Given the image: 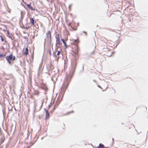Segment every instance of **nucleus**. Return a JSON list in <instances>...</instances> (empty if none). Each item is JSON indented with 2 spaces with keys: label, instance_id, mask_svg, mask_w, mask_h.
<instances>
[{
  "label": "nucleus",
  "instance_id": "nucleus-6",
  "mask_svg": "<svg viewBox=\"0 0 148 148\" xmlns=\"http://www.w3.org/2000/svg\"><path fill=\"white\" fill-rule=\"evenodd\" d=\"M45 111L46 113L45 119L46 120H48L49 119V118L50 117V114L48 112V111L47 110L45 109Z\"/></svg>",
  "mask_w": 148,
  "mask_h": 148
},
{
  "label": "nucleus",
  "instance_id": "nucleus-17",
  "mask_svg": "<svg viewBox=\"0 0 148 148\" xmlns=\"http://www.w3.org/2000/svg\"><path fill=\"white\" fill-rule=\"evenodd\" d=\"M60 38L59 36V34H58V36H57V41L60 40Z\"/></svg>",
  "mask_w": 148,
  "mask_h": 148
},
{
  "label": "nucleus",
  "instance_id": "nucleus-16",
  "mask_svg": "<svg viewBox=\"0 0 148 148\" xmlns=\"http://www.w3.org/2000/svg\"><path fill=\"white\" fill-rule=\"evenodd\" d=\"M56 42L57 43V44H58L60 45H61L62 44V43H61V42H60V40L58 41H56Z\"/></svg>",
  "mask_w": 148,
  "mask_h": 148
},
{
  "label": "nucleus",
  "instance_id": "nucleus-2",
  "mask_svg": "<svg viewBox=\"0 0 148 148\" xmlns=\"http://www.w3.org/2000/svg\"><path fill=\"white\" fill-rule=\"evenodd\" d=\"M5 58L8 63L11 64L15 60L16 58L15 56H13V54L11 53L10 55L7 56Z\"/></svg>",
  "mask_w": 148,
  "mask_h": 148
},
{
  "label": "nucleus",
  "instance_id": "nucleus-7",
  "mask_svg": "<svg viewBox=\"0 0 148 148\" xmlns=\"http://www.w3.org/2000/svg\"><path fill=\"white\" fill-rule=\"evenodd\" d=\"M47 69L48 72L50 73V72H51V71L54 69V67L53 65L50 64L48 66Z\"/></svg>",
  "mask_w": 148,
  "mask_h": 148
},
{
  "label": "nucleus",
  "instance_id": "nucleus-22",
  "mask_svg": "<svg viewBox=\"0 0 148 148\" xmlns=\"http://www.w3.org/2000/svg\"><path fill=\"white\" fill-rule=\"evenodd\" d=\"M71 5H69V8L70 10H71Z\"/></svg>",
  "mask_w": 148,
  "mask_h": 148
},
{
  "label": "nucleus",
  "instance_id": "nucleus-20",
  "mask_svg": "<svg viewBox=\"0 0 148 148\" xmlns=\"http://www.w3.org/2000/svg\"><path fill=\"white\" fill-rule=\"evenodd\" d=\"M1 49H2L3 51H4L5 50V48L3 46H2V47H1Z\"/></svg>",
  "mask_w": 148,
  "mask_h": 148
},
{
  "label": "nucleus",
  "instance_id": "nucleus-19",
  "mask_svg": "<svg viewBox=\"0 0 148 148\" xmlns=\"http://www.w3.org/2000/svg\"><path fill=\"white\" fill-rule=\"evenodd\" d=\"M5 55H3L2 54H0V57H5Z\"/></svg>",
  "mask_w": 148,
  "mask_h": 148
},
{
  "label": "nucleus",
  "instance_id": "nucleus-3",
  "mask_svg": "<svg viewBox=\"0 0 148 148\" xmlns=\"http://www.w3.org/2000/svg\"><path fill=\"white\" fill-rule=\"evenodd\" d=\"M63 95H61L60 94L59 95L55 103V104L53 108V111L51 112H52L57 107L58 105L60 103V101L62 100L63 98Z\"/></svg>",
  "mask_w": 148,
  "mask_h": 148
},
{
  "label": "nucleus",
  "instance_id": "nucleus-14",
  "mask_svg": "<svg viewBox=\"0 0 148 148\" xmlns=\"http://www.w3.org/2000/svg\"><path fill=\"white\" fill-rule=\"evenodd\" d=\"M39 92L38 90H35L34 92V94L36 95H38L39 94Z\"/></svg>",
  "mask_w": 148,
  "mask_h": 148
},
{
  "label": "nucleus",
  "instance_id": "nucleus-10",
  "mask_svg": "<svg viewBox=\"0 0 148 148\" xmlns=\"http://www.w3.org/2000/svg\"><path fill=\"white\" fill-rule=\"evenodd\" d=\"M104 146L103 145L100 143L99 144V145L96 147L95 148H108L107 147H104Z\"/></svg>",
  "mask_w": 148,
  "mask_h": 148
},
{
  "label": "nucleus",
  "instance_id": "nucleus-29",
  "mask_svg": "<svg viewBox=\"0 0 148 148\" xmlns=\"http://www.w3.org/2000/svg\"><path fill=\"white\" fill-rule=\"evenodd\" d=\"M26 29H28V28H26Z\"/></svg>",
  "mask_w": 148,
  "mask_h": 148
},
{
  "label": "nucleus",
  "instance_id": "nucleus-18",
  "mask_svg": "<svg viewBox=\"0 0 148 148\" xmlns=\"http://www.w3.org/2000/svg\"><path fill=\"white\" fill-rule=\"evenodd\" d=\"M0 37L1 38V40L2 42H3L4 40L2 36H0Z\"/></svg>",
  "mask_w": 148,
  "mask_h": 148
},
{
  "label": "nucleus",
  "instance_id": "nucleus-15",
  "mask_svg": "<svg viewBox=\"0 0 148 148\" xmlns=\"http://www.w3.org/2000/svg\"><path fill=\"white\" fill-rule=\"evenodd\" d=\"M5 140V138H2L1 139L0 142L2 143Z\"/></svg>",
  "mask_w": 148,
  "mask_h": 148
},
{
  "label": "nucleus",
  "instance_id": "nucleus-25",
  "mask_svg": "<svg viewBox=\"0 0 148 148\" xmlns=\"http://www.w3.org/2000/svg\"><path fill=\"white\" fill-rule=\"evenodd\" d=\"M3 31H4V32H7V30H5V29H4L3 30Z\"/></svg>",
  "mask_w": 148,
  "mask_h": 148
},
{
  "label": "nucleus",
  "instance_id": "nucleus-11",
  "mask_svg": "<svg viewBox=\"0 0 148 148\" xmlns=\"http://www.w3.org/2000/svg\"><path fill=\"white\" fill-rule=\"evenodd\" d=\"M30 23L33 26L34 25V21L33 18H30Z\"/></svg>",
  "mask_w": 148,
  "mask_h": 148
},
{
  "label": "nucleus",
  "instance_id": "nucleus-27",
  "mask_svg": "<svg viewBox=\"0 0 148 148\" xmlns=\"http://www.w3.org/2000/svg\"><path fill=\"white\" fill-rule=\"evenodd\" d=\"M26 29H28V28H26Z\"/></svg>",
  "mask_w": 148,
  "mask_h": 148
},
{
  "label": "nucleus",
  "instance_id": "nucleus-24",
  "mask_svg": "<svg viewBox=\"0 0 148 148\" xmlns=\"http://www.w3.org/2000/svg\"><path fill=\"white\" fill-rule=\"evenodd\" d=\"M84 32V33L85 34H86V35H87V33H86V32H85V31H84V32Z\"/></svg>",
  "mask_w": 148,
  "mask_h": 148
},
{
  "label": "nucleus",
  "instance_id": "nucleus-23",
  "mask_svg": "<svg viewBox=\"0 0 148 148\" xmlns=\"http://www.w3.org/2000/svg\"><path fill=\"white\" fill-rule=\"evenodd\" d=\"M7 34H8L9 35L10 34V33L9 32V31L8 30H7Z\"/></svg>",
  "mask_w": 148,
  "mask_h": 148
},
{
  "label": "nucleus",
  "instance_id": "nucleus-9",
  "mask_svg": "<svg viewBox=\"0 0 148 148\" xmlns=\"http://www.w3.org/2000/svg\"><path fill=\"white\" fill-rule=\"evenodd\" d=\"M60 51H57V55H56L55 56V59H56V60L57 61H58V60L60 58V57L59 56V55H60Z\"/></svg>",
  "mask_w": 148,
  "mask_h": 148
},
{
  "label": "nucleus",
  "instance_id": "nucleus-21",
  "mask_svg": "<svg viewBox=\"0 0 148 148\" xmlns=\"http://www.w3.org/2000/svg\"><path fill=\"white\" fill-rule=\"evenodd\" d=\"M112 90L113 91V93H115V90L114 89H112Z\"/></svg>",
  "mask_w": 148,
  "mask_h": 148
},
{
  "label": "nucleus",
  "instance_id": "nucleus-8",
  "mask_svg": "<svg viewBox=\"0 0 148 148\" xmlns=\"http://www.w3.org/2000/svg\"><path fill=\"white\" fill-rule=\"evenodd\" d=\"M68 40L67 37H66L64 39H62L61 40L63 42V43L64 44V46H65L66 48H67V46L66 45V41Z\"/></svg>",
  "mask_w": 148,
  "mask_h": 148
},
{
  "label": "nucleus",
  "instance_id": "nucleus-5",
  "mask_svg": "<svg viewBox=\"0 0 148 148\" xmlns=\"http://www.w3.org/2000/svg\"><path fill=\"white\" fill-rule=\"evenodd\" d=\"M23 53L26 57L28 55V47L26 48L25 49H23Z\"/></svg>",
  "mask_w": 148,
  "mask_h": 148
},
{
  "label": "nucleus",
  "instance_id": "nucleus-28",
  "mask_svg": "<svg viewBox=\"0 0 148 148\" xmlns=\"http://www.w3.org/2000/svg\"><path fill=\"white\" fill-rule=\"evenodd\" d=\"M26 29H28V28H26Z\"/></svg>",
  "mask_w": 148,
  "mask_h": 148
},
{
  "label": "nucleus",
  "instance_id": "nucleus-13",
  "mask_svg": "<svg viewBox=\"0 0 148 148\" xmlns=\"http://www.w3.org/2000/svg\"><path fill=\"white\" fill-rule=\"evenodd\" d=\"M40 87L43 89H45L46 88V86L44 84H42Z\"/></svg>",
  "mask_w": 148,
  "mask_h": 148
},
{
  "label": "nucleus",
  "instance_id": "nucleus-4",
  "mask_svg": "<svg viewBox=\"0 0 148 148\" xmlns=\"http://www.w3.org/2000/svg\"><path fill=\"white\" fill-rule=\"evenodd\" d=\"M46 34L47 39L51 40V36L50 31H48Z\"/></svg>",
  "mask_w": 148,
  "mask_h": 148
},
{
  "label": "nucleus",
  "instance_id": "nucleus-26",
  "mask_svg": "<svg viewBox=\"0 0 148 148\" xmlns=\"http://www.w3.org/2000/svg\"><path fill=\"white\" fill-rule=\"evenodd\" d=\"M43 102H42V105L43 104Z\"/></svg>",
  "mask_w": 148,
  "mask_h": 148
},
{
  "label": "nucleus",
  "instance_id": "nucleus-12",
  "mask_svg": "<svg viewBox=\"0 0 148 148\" xmlns=\"http://www.w3.org/2000/svg\"><path fill=\"white\" fill-rule=\"evenodd\" d=\"M25 5L28 7L32 10H34V9L33 7L30 4H25Z\"/></svg>",
  "mask_w": 148,
  "mask_h": 148
},
{
  "label": "nucleus",
  "instance_id": "nucleus-1",
  "mask_svg": "<svg viewBox=\"0 0 148 148\" xmlns=\"http://www.w3.org/2000/svg\"><path fill=\"white\" fill-rule=\"evenodd\" d=\"M73 41L74 43L73 44L74 47H73V52L75 54V60H73L72 61V66L71 69L70 71L69 74L67 75L66 78L64 79L62 88V90H64V92H65L67 88L70 81L72 77L76 68L77 64L76 60L78 59L79 58L78 54L79 47L78 44L79 43V41L78 38L76 40H74Z\"/></svg>",
  "mask_w": 148,
  "mask_h": 148
}]
</instances>
